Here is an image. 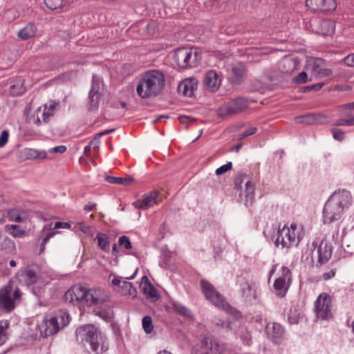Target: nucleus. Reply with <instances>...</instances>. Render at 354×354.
I'll return each instance as SVG.
<instances>
[{
  "label": "nucleus",
  "mask_w": 354,
  "mask_h": 354,
  "mask_svg": "<svg viewBox=\"0 0 354 354\" xmlns=\"http://www.w3.org/2000/svg\"><path fill=\"white\" fill-rule=\"evenodd\" d=\"M64 299L81 309L84 306H91L106 301L109 296L101 288L88 289L80 285H75L69 288L64 295Z\"/></svg>",
  "instance_id": "obj_1"
},
{
  "label": "nucleus",
  "mask_w": 354,
  "mask_h": 354,
  "mask_svg": "<svg viewBox=\"0 0 354 354\" xmlns=\"http://www.w3.org/2000/svg\"><path fill=\"white\" fill-rule=\"evenodd\" d=\"M352 196L346 189L335 191L324 207L322 218L324 224H330L341 218L352 204Z\"/></svg>",
  "instance_id": "obj_2"
},
{
  "label": "nucleus",
  "mask_w": 354,
  "mask_h": 354,
  "mask_svg": "<svg viewBox=\"0 0 354 354\" xmlns=\"http://www.w3.org/2000/svg\"><path fill=\"white\" fill-rule=\"evenodd\" d=\"M165 85V76L159 70L145 72L139 80L136 92L142 99L153 98L160 95Z\"/></svg>",
  "instance_id": "obj_3"
},
{
  "label": "nucleus",
  "mask_w": 354,
  "mask_h": 354,
  "mask_svg": "<svg viewBox=\"0 0 354 354\" xmlns=\"http://www.w3.org/2000/svg\"><path fill=\"white\" fill-rule=\"evenodd\" d=\"M77 333L90 345L91 349L96 354H102L109 349V341L94 325L88 324L80 327Z\"/></svg>",
  "instance_id": "obj_4"
},
{
  "label": "nucleus",
  "mask_w": 354,
  "mask_h": 354,
  "mask_svg": "<svg viewBox=\"0 0 354 354\" xmlns=\"http://www.w3.org/2000/svg\"><path fill=\"white\" fill-rule=\"evenodd\" d=\"M70 320L71 317L67 312L59 310L46 315L39 324L38 328L41 335L47 337L57 334L69 324Z\"/></svg>",
  "instance_id": "obj_5"
},
{
  "label": "nucleus",
  "mask_w": 354,
  "mask_h": 354,
  "mask_svg": "<svg viewBox=\"0 0 354 354\" xmlns=\"http://www.w3.org/2000/svg\"><path fill=\"white\" fill-rule=\"evenodd\" d=\"M304 236L303 227L292 223L290 226H283L277 232L275 244L277 247L289 249L297 247Z\"/></svg>",
  "instance_id": "obj_6"
},
{
  "label": "nucleus",
  "mask_w": 354,
  "mask_h": 354,
  "mask_svg": "<svg viewBox=\"0 0 354 354\" xmlns=\"http://www.w3.org/2000/svg\"><path fill=\"white\" fill-rule=\"evenodd\" d=\"M272 276H274L273 288L275 295L279 297H284L292 281V273L290 270L286 266L274 265L269 272V281Z\"/></svg>",
  "instance_id": "obj_7"
},
{
  "label": "nucleus",
  "mask_w": 354,
  "mask_h": 354,
  "mask_svg": "<svg viewBox=\"0 0 354 354\" xmlns=\"http://www.w3.org/2000/svg\"><path fill=\"white\" fill-rule=\"evenodd\" d=\"M21 292L17 286L15 284L14 279L0 289V309L6 312H10L15 308V302L19 301Z\"/></svg>",
  "instance_id": "obj_8"
},
{
  "label": "nucleus",
  "mask_w": 354,
  "mask_h": 354,
  "mask_svg": "<svg viewBox=\"0 0 354 354\" xmlns=\"http://www.w3.org/2000/svg\"><path fill=\"white\" fill-rule=\"evenodd\" d=\"M59 109V102L50 101L41 106L38 107L33 112L27 114V120L30 124L41 126L47 123L54 116Z\"/></svg>",
  "instance_id": "obj_9"
},
{
  "label": "nucleus",
  "mask_w": 354,
  "mask_h": 354,
  "mask_svg": "<svg viewBox=\"0 0 354 354\" xmlns=\"http://www.w3.org/2000/svg\"><path fill=\"white\" fill-rule=\"evenodd\" d=\"M225 350L223 344L214 337L210 335H201L200 341L192 350V354H209L212 352L214 354H221Z\"/></svg>",
  "instance_id": "obj_10"
},
{
  "label": "nucleus",
  "mask_w": 354,
  "mask_h": 354,
  "mask_svg": "<svg viewBox=\"0 0 354 354\" xmlns=\"http://www.w3.org/2000/svg\"><path fill=\"white\" fill-rule=\"evenodd\" d=\"M201 285L203 292L208 301L227 313H232L234 311L213 285L205 280H201Z\"/></svg>",
  "instance_id": "obj_11"
},
{
  "label": "nucleus",
  "mask_w": 354,
  "mask_h": 354,
  "mask_svg": "<svg viewBox=\"0 0 354 354\" xmlns=\"http://www.w3.org/2000/svg\"><path fill=\"white\" fill-rule=\"evenodd\" d=\"M332 299L326 292L321 293L315 302V311L317 318L321 320H329L333 317Z\"/></svg>",
  "instance_id": "obj_12"
},
{
  "label": "nucleus",
  "mask_w": 354,
  "mask_h": 354,
  "mask_svg": "<svg viewBox=\"0 0 354 354\" xmlns=\"http://www.w3.org/2000/svg\"><path fill=\"white\" fill-rule=\"evenodd\" d=\"M248 100L243 97H238L221 106L218 113L221 117H227L242 113L248 108Z\"/></svg>",
  "instance_id": "obj_13"
},
{
  "label": "nucleus",
  "mask_w": 354,
  "mask_h": 354,
  "mask_svg": "<svg viewBox=\"0 0 354 354\" xmlns=\"http://www.w3.org/2000/svg\"><path fill=\"white\" fill-rule=\"evenodd\" d=\"M109 281L113 288V290L122 295L129 296L131 298L136 297L137 290L133 284L123 280L121 277L111 274Z\"/></svg>",
  "instance_id": "obj_14"
},
{
  "label": "nucleus",
  "mask_w": 354,
  "mask_h": 354,
  "mask_svg": "<svg viewBox=\"0 0 354 354\" xmlns=\"http://www.w3.org/2000/svg\"><path fill=\"white\" fill-rule=\"evenodd\" d=\"M174 59L179 67L185 68L196 62V53L192 49L180 48L175 51Z\"/></svg>",
  "instance_id": "obj_15"
},
{
  "label": "nucleus",
  "mask_w": 354,
  "mask_h": 354,
  "mask_svg": "<svg viewBox=\"0 0 354 354\" xmlns=\"http://www.w3.org/2000/svg\"><path fill=\"white\" fill-rule=\"evenodd\" d=\"M324 62L322 59H311L308 61V67L311 74L315 78L328 77L332 75L331 69L323 66Z\"/></svg>",
  "instance_id": "obj_16"
},
{
  "label": "nucleus",
  "mask_w": 354,
  "mask_h": 354,
  "mask_svg": "<svg viewBox=\"0 0 354 354\" xmlns=\"http://www.w3.org/2000/svg\"><path fill=\"white\" fill-rule=\"evenodd\" d=\"M160 201V193L158 191H151L142 196V198L133 203V205L140 209H147Z\"/></svg>",
  "instance_id": "obj_17"
},
{
  "label": "nucleus",
  "mask_w": 354,
  "mask_h": 354,
  "mask_svg": "<svg viewBox=\"0 0 354 354\" xmlns=\"http://www.w3.org/2000/svg\"><path fill=\"white\" fill-rule=\"evenodd\" d=\"M332 252L333 247L331 243L325 239L322 240L317 248L318 259L316 266H322L326 263L331 258Z\"/></svg>",
  "instance_id": "obj_18"
},
{
  "label": "nucleus",
  "mask_w": 354,
  "mask_h": 354,
  "mask_svg": "<svg viewBox=\"0 0 354 354\" xmlns=\"http://www.w3.org/2000/svg\"><path fill=\"white\" fill-rule=\"evenodd\" d=\"M306 6L314 11H331L337 8L335 0H306Z\"/></svg>",
  "instance_id": "obj_19"
},
{
  "label": "nucleus",
  "mask_w": 354,
  "mask_h": 354,
  "mask_svg": "<svg viewBox=\"0 0 354 354\" xmlns=\"http://www.w3.org/2000/svg\"><path fill=\"white\" fill-rule=\"evenodd\" d=\"M221 83V77L215 71H208L203 78V84L206 89L214 92L219 88Z\"/></svg>",
  "instance_id": "obj_20"
},
{
  "label": "nucleus",
  "mask_w": 354,
  "mask_h": 354,
  "mask_svg": "<svg viewBox=\"0 0 354 354\" xmlns=\"http://www.w3.org/2000/svg\"><path fill=\"white\" fill-rule=\"evenodd\" d=\"M266 332L268 337L274 343L281 342L283 335V328L277 323H268L266 328Z\"/></svg>",
  "instance_id": "obj_21"
},
{
  "label": "nucleus",
  "mask_w": 354,
  "mask_h": 354,
  "mask_svg": "<svg viewBox=\"0 0 354 354\" xmlns=\"http://www.w3.org/2000/svg\"><path fill=\"white\" fill-rule=\"evenodd\" d=\"M19 281H24L27 286L35 283L38 279L37 272L31 268H26L17 274Z\"/></svg>",
  "instance_id": "obj_22"
},
{
  "label": "nucleus",
  "mask_w": 354,
  "mask_h": 354,
  "mask_svg": "<svg viewBox=\"0 0 354 354\" xmlns=\"http://www.w3.org/2000/svg\"><path fill=\"white\" fill-rule=\"evenodd\" d=\"M140 288L143 293L149 298L157 300L159 297L157 290L150 283L147 276H143L141 279Z\"/></svg>",
  "instance_id": "obj_23"
},
{
  "label": "nucleus",
  "mask_w": 354,
  "mask_h": 354,
  "mask_svg": "<svg viewBox=\"0 0 354 354\" xmlns=\"http://www.w3.org/2000/svg\"><path fill=\"white\" fill-rule=\"evenodd\" d=\"M197 88V82L195 79H186L181 82L178 86V90L185 96L192 97Z\"/></svg>",
  "instance_id": "obj_24"
},
{
  "label": "nucleus",
  "mask_w": 354,
  "mask_h": 354,
  "mask_svg": "<svg viewBox=\"0 0 354 354\" xmlns=\"http://www.w3.org/2000/svg\"><path fill=\"white\" fill-rule=\"evenodd\" d=\"M101 94L99 93L98 88H96L95 82L93 81L89 93L88 110L93 111L98 107Z\"/></svg>",
  "instance_id": "obj_25"
},
{
  "label": "nucleus",
  "mask_w": 354,
  "mask_h": 354,
  "mask_svg": "<svg viewBox=\"0 0 354 354\" xmlns=\"http://www.w3.org/2000/svg\"><path fill=\"white\" fill-rule=\"evenodd\" d=\"M345 109L348 110V118H342L337 120L335 123L336 126H354V102L348 103L344 105Z\"/></svg>",
  "instance_id": "obj_26"
},
{
  "label": "nucleus",
  "mask_w": 354,
  "mask_h": 354,
  "mask_svg": "<svg viewBox=\"0 0 354 354\" xmlns=\"http://www.w3.org/2000/svg\"><path fill=\"white\" fill-rule=\"evenodd\" d=\"M319 33L324 35H331L335 32V24L333 20L325 19L318 21Z\"/></svg>",
  "instance_id": "obj_27"
},
{
  "label": "nucleus",
  "mask_w": 354,
  "mask_h": 354,
  "mask_svg": "<svg viewBox=\"0 0 354 354\" xmlns=\"http://www.w3.org/2000/svg\"><path fill=\"white\" fill-rule=\"evenodd\" d=\"M297 62L291 57H285L281 62V71L284 73L290 74L297 69Z\"/></svg>",
  "instance_id": "obj_28"
},
{
  "label": "nucleus",
  "mask_w": 354,
  "mask_h": 354,
  "mask_svg": "<svg viewBox=\"0 0 354 354\" xmlns=\"http://www.w3.org/2000/svg\"><path fill=\"white\" fill-rule=\"evenodd\" d=\"M0 250L6 254H15L16 247L15 242L7 236H4L0 242Z\"/></svg>",
  "instance_id": "obj_29"
},
{
  "label": "nucleus",
  "mask_w": 354,
  "mask_h": 354,
  "mask_svg": "<svg viewBox=\"0 0 354 354\" xmlns=\"http://www.w3.org/2000/svg\"><path fill=\"white\" fill-rule=\"evenodd\" d=\"M36 30V27L33 24H28L19 31L18 37L24 40L28 39L35 36Z\"/></svg>",
  "instance_id": "obj_30"
},
{
  "label": "nucleus",
  "mask_w": 354,
  "mask_h": 354,
  "mask_svg": "<svg viewBox=\"0 0 354 354\" xmlns=\"http://www.w3.org/2000/svg\"><path fill=\"white\" fill-rule=\"evenodd\" d=\"M71 225L68 223L66 222H56L55 223H50L48 225H46L43 227L40 232L41 236H42L46 232H55V230L60 229V228H70Z\"/></svg>",
  "instance_id": "obj_31"
},
{
  "label": "nucleus",
  "mask_w": 354,
  "mask_h": 354,
  "mask_svg": "<svg viewBox=\"0 0 354 354\" xmlns=\"http://www.w3.org/2000/svg\"><path fill=\"white\" fill-rule=\"evenodd\" d=\"M94 313L96 315L106 322L111 321L113 317V311L112 308L109 307L95 309Z\"/></svg>",
  "instance_id": "obj_32"
},
{
  "label": "nucleus",
  "mask_w": 354,
  "mask_h": 354,
  "mask_svg": "<svg viewBox=\"0 0 354 354\" xmlns=\"http://www.w3.org/2000/svg\"><path fill=\"white\" fill-rule=\"evenodd\" d=\"M6 229L10 234L15 238H21L26 235V231L17 225H7Z\"/></svg>",
  "instance_id": "obj_33"
},
{
  "label": "nucleus",
  "mask_w": 354,
  "mask_h": 354,
  "mask_svg": "<svg viewBox=\"0 0 354 354\" xmlns=\"http://www.w3.org/2000/svg\"><path fill=\"white\" fill-rule=\"evenodd\" d=\"M245 75V68L241 64H237L232 68V78L234 82H240Z\"/></svg>",
  "instance_id": "obj_34"
},
{
  "label": "nucleus",
  "mask_w": 354,
  "mask_h": 354,
  "mask_svg": "<svg viewBox=\"0 0 354 354\" xmlns=\"http://www.w3.org/2000/svg\"><path fill=\"white\" fill-rule=\"evenodd\" d=\"M104 180L106 182L109 183L123 185H129L133 181V179L131 178L115 177L111 176H106Z\"/></svg>",
  "instance_id": "obj_35"
},
{
  "label": "nucleus",
  "mask_w": 354,
  "mask_h": 354,
  "mask_svg": "<svg viewBox=\"0 0 354 354\" xmlns=\"http://www.w3.org/2000/svg\"><path fill=\"white\" fill-rule=\"evenodd\" d=\"M9 322L6 319L0 321V346L3 345L8 340L7 329L9 327Z\"/></svg>",
  "instance_id": "obj_36"
},
{
  "label": "nucleus",
  "mask_w": 354,
  "mask_h": 354,
  "mask_svg": "<svg viewBox=\"0 0 354 354\" xmlns=\"http://www.w3.org/2000/svg\"><path fill=\"white\" fill-rule=\"evenodd\" d=\"M255 186L252 181H248L245 185V189L242 194H243L246 198V201H250L253 198L254 195Z\"/></svg>",
  "instance_id": "obj_37"
},
{
  "label": "nucleus",
  "mask_w": 354,
  "mask_h": 354,
  "mask_svg": "<svg viewBox=\"0 0 354 354\" xmlns=\"http://www.w3.org/2000/svg\"><path fill=\"white\" fill-rule=\"evenodd\" d=\"M98 246L104 251H108L109 248V241L107 236L102 233H98L96 236Z\"/></svg>",
  "instance_id": "obj_38"
},
{
  "label": "nucleus",
  "mask_w": 354,
  "mask_h": 354,
  "mask_svg": "<svg viewBox=\"0 0 354 354\" xmlns=\"http://www.w3.org/2000/svg\"><path fill=\"white\" fill-rule=\"evenodd\" d=\"M7 215L9 221L17 223H21L23 221V219L20 216L19 210L16 208L8 209Z\"/></svg>",
  "instance_id": "obj_39"
},
{
  "label": "nucleus",
  "mask_w": 354,
  "mask_h": 354,
  "mask_svg": "<svg viewBox=\"0 0 354 354\" xmlns=\"http://www.w3.org/2000/svg\"><path fill=\"white\" fill-rule=\"evenodd\" d=\"M315 115L308 114L299 117H297L295 120L297 123L313 124L316 121Z\"/></svg>",
  "instance_id": "obj_40"
},
{
  "label": "nucleus",
  "mask_w": 354,
  "mask_h": 354,
  "mask_svg": "<svg viewBox=\"0 0 354 354\" xmlns=\"http://www.w3.org/2000/svg\"><path fill=\"white\" fill-rule=\"evenodd\" d=\"M65 0H44L46 6L50 10H55L61 8Z\"/></svg>",
  "instance_id": "obj_41"
},
{
  "label": "nucleus",
  "mask_w": 354,
  "mask_h": 354,
  "mask_svg": "<svg viewBox=\"0 0 354 354\" xmlns=\"http://www.w3.org/2000/svg\"><path fill=\"white\" fill-rule=\"evenodd\" d=\"M142 323L144 330L147 333H151L153 328L151 318L149 316H145L142 318Z\"/></svg>",
  "instance_id": "obj_42"
},
{
  "label": "nucleus",
  "mask_w": 354,
  "mask_h": 354,
  "mask_svg": "<svg viewBox=\"0 0 354 354\" xmlns=\"http://www.w3.org/2000/svg\"><path fill=\"white\" fill-rule=\"evenodd\" d=\"M57 233L58 232H48L45 234L44 237L43 238L41 242L39 252L40 254L44 252L46 249V244L48 242L50 239L55 236Z\"/></svg>",
  "instance_id": "obj_43"
},
{
  "label": "nucleus",
  "mask_w": 354,
  "mask_h": 354,
  "mask_svg": "<svg viewBox=\"0 0 354 354\" xmlns=\"http://www.w3.org/2000/svg\"><path fill=\"white\" fill-rule=\"evenodd\" d=\"M331 132L333 133V138L336 140L342 141L345 138L344 131L339 129L333 128L332 129Z\"/></svg>",
  "instance_id": "obj_44"
},
{
  "label": "nucleus",
  "mask_w": 354,
  "mask_h": 354,
  "mask_svg": "<svg viewBox=\"0 0 354 354\" xmlns=\"http://www.w3.org/2000/svg\"><path fill=\"white\" fill-rule=\"evenodd\" d=\"M118 243L120 246H123L127 250H129L132 248L131 243L127 236H120L118 240Z\"/></svg>",
  "instance_id": "obj_45"
},
{
  "label": "nucleus",
  "mask_w": 354,
  "mask_h": 354,
  "mask_svg": "<svg viewBox=\"0 0 354 354\" xmlns=\"http://www.w3.org/2000/svg\"><path fill=\"white\" fill-rule=\"evenodd\" d=\"M245 287H243V295L246 297V298H250L251 297L252 295L254 297V298L256 297V290H254V293H252V287L250 284L246 283L245 284Z\"/></svg>",
  "instance_id": "obj_46"
},
{
  "label": "nucleus",
  "mask_w": 354,
  "mask_h": 354,
  "mask_svg": "<svg viewBox=\"0 0 354 354\" xmlns=\"http://www.w3.org/2000/svg\"><path fill=\"white\" fill-rule=\"evenodd\" d=\"M232 168V162H229L227 164H225V165L221 166L220 167L217 168L215 173L216 175L220 176V175H222V174H225V172L231 170Z\"/></svg>",
  "instance_id": "obj_47"
},
{
  "label": "nucleus",
  "mask_w": 354,
  "mask_h": 354,
  "mask_svg": "<svg viewBox=\"0 0 354 354\" xmlns=\"http://www.w3.org/2000/svg\"><path fill=\"white\" fill-rule=\"evenodd\" d=\"M240 337L243 344L246 345H250L251 342V335L246 329L241 332Z\"/></svg>",
  "instance_id": "obj_48"
},
{
  "label": "nucleus",
  "mask_w": 354,
  "mask_h": 354,
  "mask_svg": "<svg viewBox=\"0 0 354 354\" xmlns=\"http://www.w3.org/2000/svg\"><path fill=\"white\" fill-rule=\"evenodd\" d=\"M174 309L178 313H180V315H183L184 316H189L190 315V311L186 307L181 306L180 304H175Z\"/></svg>",
  "instance_id": "obj_49"
},
{
  "label": "nucleus",
  "mask_w": 354,
  "mask_h": 354,
  "mask_svg": "<svg viewBox=\"0 0 354 354\" xmlns=\"http://www.w3.org/2000/svg\"><path fill=\"white\" fill-rule=\"evenodd\" d=\"M308 80V75L305 72H301L298 75L295 77L294 81L297 84L306 83Z\"/></svg>",
  "instance_id": "obj_50"
},
{
  "label": "nucleus",
  "mask_w": 354,
  "mask_h": 354,
  "mask_svg": "<svg viewBox=\"0 0 354 354\" xmlns=\"http://www.w3.org/2000/svg\"><path fill=\"white\" fill-rule=\"evenodd\" d=\"M336 272H337V268H332L330 270H329L328 272H324L322 275V279L324 281H328L329 279H331L335 277V274H336Z\"/></svg>",
  "instance_id": "obj_51"
},
{
  "label": "nucleus",
  "mask_w": 354,
  "mask_h": 354,
  "mask_svg": "<svg viewBox=\"0 0 354 354\" xmlns=\"http://www.w3.org/2000/svg\"><path fill=\"white\" fill-rule=\"evenodd\" d=\"M9 133L7 130H3L0 135V148L4 147L8 142Z\"/></svg>",
  "instance_id": "obj_52"
},
{
  "label": "nucleus",
  "mask_w": 354,
  "mask_h": 354,
  "mask_svg": "<svg viewBox=\"0 0 354 354\" xmlns=\"http://www.w3.org/2000/svg\"><path fill=\"white\" fill-rule=\"evenodd\" d=\"M344 64L349 67H354V53L350 54L343 59Z\"/></svg>",
  "instance_id": "obj_53"
},
{
  "label": "nucleus",
  "mask_w": 354,
  "mask_h": 354,
  "mask_svg": "<svg viewBox=\"0 0 354 354\" xmlns=\"http://www.w3.org/2000/svg\"><path fill=\"white\" fill-rule=\"evenodd\" d=\"M257 128L256 127H250L248 129L245 131L243 133H241L239 135L240 139H243L249 136L253 135L257 132Z\"/></svg>",
  "instance_id": "obj_54"
},
{
  "label": "nucleus",
  "mask_w": 354,
  "mask_h": 354,
  "mask_svg": "<svg viewBox=\"0 0 354 354\" xmlns=\"http://www.w3.org/2000/svg\"><path fill=\"white\" fill-rule=\"evenodd\" d=\"M77 228L82 232L90 234L91 233V227L88 225H85L84 223H78L77 224Z\"/></svg>",
  "instance_id": "obj_55"
},
{
  "label": "nucleus",
  "mask_w": 354,
  "mask_h": 354,
  "mask_svg": "<svg viewBox=\"0 0 354 354\" xmlns=\"http://www.w3.org/2000/svg\"><path fill=\"white\" fill-rule=\"evenodd\" d=\"M66 151V147L64 145H59L49 149V152L63 153Z\"/></svg>",
  "instance_id": "obj_56"
},
{
  "label": "nucleus",
  "mask_w": 354,
  "mask_h": 354,
  "mask_svg": "<svg viewBox=\"0 0 354 354\" xmlns=\"http://www.w3.org/2000/svg\"><path fill=\"white\" fill-rule=\"evenodd\" d=\"M324 85V82H319V83L313 84L310 86L306 87V89L308 91H311V90L318 91V90L321 89Z\"/></svg>",
  "instance_id": "obj_57"
},
{
  "label": "nucleus",
  "mask_w": 354,
  "mask_h": 354,
  "mask_svg": "<svg viewBox=\"0 0 354 354\" xmlns=\"http://www.w3.org/2000/svg\"><path fill=\"white\" fill-rule=\"evenodd\" d=\"M288 319L289 322L291 324H297L298 321H299V317L297 315L291 316V315H289Z\"/></svg>",
  "instance_id": "obj_58"
},
{
  "label": "nucleus",
  "mask_w": 354,
  "mask_h": 354,
  "mask_svg": "<svg viewBox=\"0 0 354 354\" xmlns=\"http://www.w3.org/2000/svg\"><path fill=\"white\" fill-rule=\"evenodd\" d=\"M95 203H88L87 205H86L84 206V210L85 211H88V212H90V211H92L95 209Z\"/></svg>",
  "instance_id": "obj_59"
},
{
  "label": "nucleus",
  "mask_w": 354,
  "mask_h": 354,
  "mask_svg": "<svg viewBox=\"0 0 354 354\" xmlns=\"http://www.w3.org/2000/svg\"><path fill=\"white\" fill-rule=\"evenodd\" d=\"M112 252L115 256H116L118 254V246L115 243L113 245Z\"/></svg>",
  "instance_id": "obj_60"
},
{
  "label": "nucleus",
  "mask_w": 354,
  "mask_h": 354,
  "mask_svg": "<svg viewBox=\"0 0 354 354\" xmlns=\"http://www.w3.org/2000/svg\"><path fill=\"white\" fill-rule=\"evenodd\" d=\"M38 158H46V152H41L39 155H38Z\"/></svg>",
  "instance_id": "obj_61"
},
{
  "label": "nucleus",
  "mask_w": 354,
  "mask_h": 354,
  "mask_svg": "<svg viewBox=\"0 0 354 354\" xmlns=\"http://www.w3.org/2000/svg\"><path fill=\"white\" fill-rule=\"evenodd\" d=\"M157 354H172L171 352L167 351V350L160 351Z\"/></svg>",
  "instance_id": "obj_62"
},
{
  "label": "nucleus",
  "mask_w": 354,
  "mask_h": 354,
  "mask_svg": "<svg viewBox=\"0 0 354 354\" xmlns=\"http://www.w3.org/2000/svg\"><path fill=\"white\" fill-rule=\"evenodd\" d=\"M241 146L242 145L241 144L237 145L236 146H235L234 148V151L236 152H238L240 150V149L241 148Z\"/></svg>",
  "instance_id": "obj_63"
},
{
  "label": "nucleus",
  "mask_w": 354,
  "mask_h": 354,
  "mask_svg": "<svg viewBox=\"0 0 354 354\" xmlns=\"http://www.w3.org/2000/svg\"><path fill=\"white\" fill-rule=\"evenodd\" d=\"M9 264L11 267H15L16 266V262L14 260H11L9 262Z\"/></svg>",
  "instance_id": "obj_64"
}]
</instances>
